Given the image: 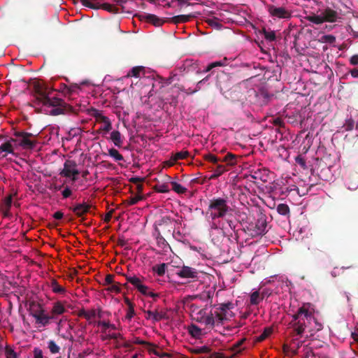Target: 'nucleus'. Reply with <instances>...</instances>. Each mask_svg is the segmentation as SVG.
I'll return each mask as SVG.
<instances>
[{
    "label": "nucleus",
    "instance_id": "nucleus-1",
    "mask_svg": "<svg viewBox=\"0 0 358 358\" xmlns=\"http://www.w3.org/2000/svg\"><path fill=\"white\" fill-rule=\"evenodd\" d=\"M312 320H315V317L310 310V304L308 303H303L292 315V320L288 323L286 331L289 345L284 344L285 352L291 351L293 355L298 353V350L303 343L300 339L303 337L306 327Z\"/></svg>",
    "mask_w": 358,
    "mask_h": 358
},
{
    "label": "nucleus",
    "instance_id": "nucleus-2",
    "mask_svg": "<svg viewBox=\"0 0 358 358\" xmlns=\"http://www.w3.org/2000/svg\"><path fill=\"white\" fill-rule=\"evenodd\" d=\"M15 136L20 138V141L18 143H17V139L13 138L3 141L4 138L3 136L0 135L1 157H5L8 154L14 153L15 146H17V145L23 147L24 148H33L36 145V142L30 139V138L34 136L31 133L20 131L15 132Z\"/></svg>",
    "mask_w": 358,
    "mask_h": 358
},
{
    "label": "nucleus",
    "instance_id": "nucleus-3",
    "mask_svg": "<svg viewBox=\"0 0 358 358\" xmlns=\"http://www.w3.org/2000/svg\"><path fill=\"white\" fill-rule=\"evenodd\" d=\"M231 210L227 199L216 197L209 200L206 213L212 220H215L224 217Z\"/></svg>",
    "mask_w": 358,
    "mask_h": 358
},
{
    "label": "nucleus",
    "instance_id": "nucleus-4",
    "mask_svg": "<svg viewBox=\"0 0 358 358\" xmlns=\"http://www.w3.org/2000/svg\"><path fill=\"white\" fill-rule=\"evenodd\" d=\"M34 92L36 94V99L38 103L49 105H58L62 103L59 98L50 96L54 89L49 86L43 81L37 80L33 84Z\"/></svg>",
    "mask_w": 358,
    "mask_h": 358
},
{
    "label": "nucleus",
    "instance_id": "nucleus-5",
    "mask_svg": "<svg viewBox=\"0 0 358 358\" xmlns=\"http://www.w3.org/2000/svg\"><path fill=\"white\" fill-rule=\"evenodd\" d=\"M59 174L66 178H71L72 176L71 180L73 182H75L77 180L76 176L79 174L76 162L73 160H66L64 164V169Z\"/></svg>",
    "mask_w": 358,
    "mask_h": 358
},
{
    "label": "nucleus",
    "instance_id": "nucleus-6",
    "mask_svg": "<svg viewBox=\"0 0 358 358\" xmlns=\"http://www.w3.org/2000/svg\"><path fill=\"white\" fill-rule=\"evenodd\" d=\"M92 208V206L91 204L83 202L76 203L75 206L70 207L69 209L73 211L78 217L81 218V222H83L85 220V215L90 213Z\"/></svg>",
    "mask_w": 358,
    "mask_h": 358
},
{
    "label": "nucleus",
    "instance_id": "nucleus-7",
    "mask_svg": "<svg viewBox=\"0 0 358 358\" xmlns=\"http://www.w3.org/2000/svg\"><path fill=\"white\" fill-rule=\"evenodd\" d=\"M268 11L271 16L278 18L288 19L292 16L290 11L284 7H275L273 5H268Z\"/></svg>",
    "mask_w": 358,
    "mask_h": 358
},
{
    "label": "nucleus",
    "instance_id": "nucleus-8",
    "mask_svg": "<svg viewBox=\"0 0 358 358\" xmlns=\"http://www.w3.org/2000/svg\"><path fill=\"white\" fill-rule=\"evenodd\" d=\"M176 274L181 278L197 280L199 278V272L194 268L183 266L177 271Z\"/></svg>",
    "mask_w": 358,
    "mask_h": 358
},
{
    "label": "nucleus",
    "instance_id": "nucleus-9",
    "mask_svg": "<svg viewBox=\"0 0 358 358\" xmlns=\"http://www.w3.org/2000/svg\"><path fill=\"white\" fill-rule=\"evenodd\" d=\"M62 103H59L58 105H49V104H43V106H51L54 107L53 109L51 110L50 114L52 115H58L61 114H65L66 113H69L72 110V107L68 105L64 102V100L59 99Z\"/></svg>",
    "mask_w": 358,
    "mask_h": 358
},
{
    "label": "nucleus",
    "instance_id": "nucleus-10",
    "mask_svg": "<svg viewBox=\"0 0 358 358\" xmlns=\"http://www.w3.org/2000/svg\"><path fill=\"white\" fill-rule=\"evenodd\" d=\"M267 224L266 216L264 214H260L255 223V235H264L268 231Z\"/></svg>",
    "mask_w": 358,
    "mask_h": 358
},
{
    "label": "nucleus",
    "instance_id": "nucleus-11",
    "mask_svg": "<svg viewBox=\"0 0 358 358\" xmlns=\"http://www.w3.org/2000/svg\"><path fill=\"white\" fill-rule=\"evenodd\" d=\"M218 308L224 321L229 320L234 316L231 311V309L234 308V304L231 302L221 303Z\"/></svg>",
    "mask_w": 358,
    "mask_h": 358
},
{
    "label": "nucleus",
    "instance_id": "nucleus-12",
    "mask_svg": "<svg viewBox=\"0 0 358 358\" xmlns=\"http://www.w3.org/2000/svg\"><path fill=\"white\" fill-rule=\"evenodd\" d=\"M320 12L322 13L324 22H335L339 18L338 13L329 7L324 9L323 10H321Z\"/></svg>",
    "mask_w": 358,
    "mask_h": 358
},
{
    "label": "nucleus",
    "instance_id": "nucleus-13",
    "mask_svg": "<svg viewBox=\"0 0 358 358\" xmlns=\"http://www.w3.org/2000/svg\"><path fill=\"white\" fill-rule=\"evenodd\" d=\"M183 67L187 72H194L196 74L201 73V69L199 67L197 61L186 59L184 62Z\"/></svg>",
    "mask_w": 358,
    "mask_h": 358
},
{
    "label": "nucleus",
    "instance_id": "nucleus-14",
    "mask_svg": "<svg viewBox=\"0 0 358 358\" xmlns=\"http://www.w3.org/2000/svg\"><path fill=\"white\" fill-rule=\"evenodd\" d=\"M12 196L9 195L6 196L1 204V211L5 217H9L10 215V209L12 205Z\"/></svg>",
    "mask_w": 358,
    "mask_h": 358
},
{
    "label": "nucleus",
    "instance_id": "nucleus-15",
    "mask_svg": "<svg viewBox=\"0 0 358 358\" xmlns=\"http://www.w3.org/2000/svg\"><path fill=\"white\" fill-rule=\"evenodd\" d=\"M195 17L196 15L194 14L179 15L171 18H168V22H172L173 24L184 23L189 21L190 19Z\"/></svg>",
    "mask_w": 358,
    "mask_h": 358
},
{
    "label": "nucleus",
    "instance_id": "nucleus-16",
    "mask_svg": "<svg viewBox=\"0 0 358 358\" xmlns=\"http://www.w3.org/2000/svg\"><path fill=\"white\" fill-rule=\"evenodd\" d=\"M145 73V67L142 66H137L133 67L127 74V78L135 77V78H141L142 76H144Z\"/></svg>",
    "mask_w": 358,
    "mask_h": 358
},
{
    "label": "nucleus",
    "instance_id": "nucleus-17",
    "mask_svg": "<svg viewBox=\"0 0 358 358\" xmlns=\"http://www.w3.org/2000/svg\"><path fill=\"white\" fill-rule=\"evenodd\" d=\"M66 303V301L62 302L60 301H58L54 303L53 306L51 310V313L52 315H62L63 313H64L66 311L65 305H64Z\"/></svg>",
    "mask_w": 358,
    "mask_h": 358
},
{
    "label": "nucleus",
    "instance_id": "nucleus-18",
    "mask_svg": "<svg viewBox=\"0 0 358 358\" xmlns=\"http://www.w3.org/2000/svg\"><path fill=\"white\" fill-rule=\"evenodd\" d=\"M189 156L188 151H180L174 154L168 162V165L169 166H173L178 160L183 159L187 158Z\"/></svg>",
    "mask_w": 358,
    "mask_h": 358
},
{
    "label": "nucleus",
    "instance_id": "nucleus-19",
    "mask_svg": "<svg viewBox=\"0 0 358 358\" xmlns=\"http://www.w3.org/2000/svg\"><path fill=\"white\" fill-rule=\"evenodd\" d=\"M110 139L113 141L114 145L118 148H121L123 144V139L120 132L117 130L113 131L110 133Z\"/></svg>",
    "mask_w": 358,
    "mask_h": 358
},
{
    "label": "nucleus",
    "instance_id": "nucleus-20",
    "mask_svg": "<svg viewBox=\"0 0 358 358\" xmlns=\"http://www.w3.org/2000/svg\"><path fill=\"white\" fill-rule=\"evenodd\" d=\"M238 156L228 152L224 157L221 158L220 162H224L227 166H234L237 163Z\"/></svg>",
    "mask_w": 358,
    "mask_h": 358
},
{
    "label": "nucleus",
    "instance_id": "nucleus-21",
    "mask_svg": "<svg viewBox=\"0 0 358 358\" xmlns=\"http://www.w3.org/2000/svg\"><path fill=\"white\" fill-rule=\"evenodd\" d=\"M187 331L194 338H200L202 335L201 329L194 324L188 326Z\"/></svg>",
    "mask_w": 358,
    "mask_h": 358
},
{
    "label": "nucleus",
    "instance_id": "nucleus-22",
    "mask_svg": "<svg viewBox=\"0 0 358 358\" xmlns=\"http://www.w3.org/2000/svg\"><path fill=\"white\" fill-rule=\"evenodd\" d=\"M216 167L214 169V173L210 177V180H214L220 176L222 173L227 171L226 165L222 164H215Z\"/></svg>",
    "mask_w": 358,
    "mask_h": 358
},
{
    "label": "nucleus",
    "instance_id": "nucleus-23",
    "mask_svg": "<svg viewBox=\"0 0 358 358\" xmlns=\"http://www.w3.org/2000/svg\"><path fill=\"white\" fill-rule=\"evenodd\" d=\"M145 313L146 314V319H152L154 322H158L164 318V314L157 311L146 310Z\"/></svg>",
    "mask_w": 358,
    "mask_h": 358
},
{
    "label": "nucleus",
    "instance_id": "nucleus-24",
    "mask_svg": "<svg viewBox=\"0 0 358 358\" xmlns=\"http://www.w3.org/2000/svg\"><path fill=\"white\" fill-rule=\"evenodd\" d=\"M148 20L147 22L150 23V24L155 25V27H160L164 22H168V19L164 20V19L159 18V17H157V15H155L154 14H150V15H148Z\"/></svg>",
    "mask_w": 358,
    "mask_h": 358
},
{
    "label": "nucleus",
    "instance_id": "nucleus-25",
    "mask_svg": "<svg viewBox=\"0 0 358 358\" xmlns=\"http://www.w3.org/2000/svg\"><path fill=\"white\" fill-rule=\"evenodd\" d=\"M264 299V294H260L258 291L253 292L250 296V303L251 305L257 306Z\"/></svg>",
    "mask_w": 358,
    "mask_h": 358
},
{
    "label": "nucleus",
    "instance_id": "nucleus-26",
    "mask_svg": "<svg viewBox=\"0 0 358 358\" xmlns=\"http://www.w3.org/2000/svg\"><path fill=\"white\" fill-rule=\"evenodd\" d=\"M36 324L40 327H45L50 324V318L48 315L45 313L43 315H38L35 316Z\"/></svg>",
    "mask_w": 358,
    "mask_h": 358
},
{
    "label": "nucleus",
    "instance_id": "nucleus-27",
    "mask_svg": "<svg viewBox=\"0 0 358 358\" xmlns=\"http://www.w3.org/2000/svg\"><path fill=\"white\" fill-rule=\"evenodd\" d=\"M189 351L192 354H207L211 352V349L207 345H203L201 347L191 348L189 349Z\"/></svg>",
    "mask_w": 358,
    "mask_h": 358
},
{
    "label": "nucleus",
    "instance_id": "nucleus-28",
    "mask_svg": "<svg viewBox=\"0 0 358 358\" xmlns=\"http://www.w3.org/2000/svg\"><path fill=\"white\" fill-rule=\"evenodd\" d=\"M206 22L212 27L215 28L217 30H220L222 27V24L221 20L215 17L212 18H207L206 20Z\"/></svg>",
    "mask_w": 358,
    "mask_h": 358
},
{
    "label": "nucleus",
    "instance_id": "nucleus-29",
    "mask_svg": "<svg viewBox=\"0 0 358 358\" xmlns=\"http://www.w3.org/2000/svg\"><path fill=\"white\" fill-rule=\"evenodd\" d=\"M306 20L315 24H320L324 22L321 13L319 15L312 14L310 15H308L306 17Z\"/></svg>",
    "mask_w": 358,
    "mask_h": 358
},
{
    "label": "nucleus",
    "instance_id": "nucleus-30",
    "mask_svg": "<svg viewBox=\"0 0 358 358\" xmlns=\"http://www.w3.org/2000/svg\"><path fill=\"white\" fill-rule=\"evenodd\" d=\"M50 287L53 292L57 294H63L65 292V289L62 286L59 285L57 281L52 279L50 282Z\"/></svg>",
    "mask_w": 358,
    "mask_h": 358
},
{
    "label": "nucleus",
    "instance_id": "nucleus-31",
    "mask_svg": "<svg viewBox=\"0 0 358 358\" xmlns=\"http://www.w3.org/2000/svg\"><path fill=\"white\" fill-rule=\"evenodd\" d=\"M273 332L271 327H266L264 329L263 332L255 338L256 342H262L267 338Z\"/></svg>",
    "mask_w": 358,
    "mask_h": 358
},
{
    "label": "nucleus",
    "instance_id": "nucleus-32",
    "mask_svg": "<svg viewBox=\"0 0 358 358\" xmlns=\"http://www.w3.org/2000/svg\"><path fill=\"white\" fill-rule=\"evenodd\" d=\"M210 77V74L206 76L204 78H203L202 80H201L200 81H199L196 83V88L194 90H193V91H192L190 92H187V94H192L196 93V92H198V91L201 90V87L204 84H207L208 85H209V83H208V81Z\"/></svg>",
    "mask_w": 358,
    "mask_h": 358
},
{
    "label": "nucleus",
    "instance_id": "nucleus-33",
    "mask_svg": "<svg viewBox=\"0 0 358 358\" xmlns=\"http://www.w3.org/2000/svg\"><path fill=\"white\" fill-rule=\"evenodd\" d=\"M349 28L355 37H358V17H355L350 21Z\"/></svg>",
    "mask_w": 358,
    "mask_h": 358
},
{
    "label": "nucleus",
    "instance_id": "nucleus-34",
    "mask_svg": "<svg viewBox=\"0 0 358 358\" xmlns=\"http://www.w3.org/2000/svg\"><path fill=\"white\" fill-rule=\"evenodd\" d=\"M166 268H167V264L165 263H162V264L155 265V266H153L152 270L159 276H163L165 274Z\"/></svg>",
    "mask_w": 358,
    "mask_h": 358
},
{
    "label": "nucleus",
    "instance_id": "nucleus-35",
    "mask_svg": "<svg viewBox=\"0 0 358 358\" xmlns=\"http://www.w3.org/2000/svg\"><path fill=\"white\" fill-rule=\"evenodd\" d=\"M172 189L178 193V194H185L187 192V189L185 187L182 186L180 184L177 182L173 181L171 182Z\"/></svg>",
    "mask_w": 358,
    "mask_h": 358
},
{
    "label": "nucleus",
    "instance_id": "nucleus-36",
    "mask_svg": "<svg viewBox=\"0 0 358 358\" xmlns=\"http://www.w3.org/2000/svg\"><path fill=\"white\" fill-rule=\"evenodd\" d=\"M34 308L31 310V315L35 318L36 315H43L45 313V310L41 306L40 304H33Z\"/></svg>",
    "mask_w": 358,
    "mask_h": 358
},
{
    "label": "nucleus",
    "instance_id": "nucleus-37",
    "mask_svg": "<svg viewBox=\"0 0 358 358\" xmlns=\"http://www.w3.org/2000/svg\"><path fill=\"white\" fill-rule=\"evenodd\" d=\"M137 289L142 294L145 296H150L151 297H157L158 296L157 294L150 292L148 287L143 284H142Z\"/></svg>",
    "mask_w": 358,
    "mask_h": 358
},
{
    "label": "nucleus",
    "instance_id": "nucleus-38",
    "mask_svg": "<svg viewBox=\"0 0 358 358\" xmlns=\"http://www.w3.org/2000/svg\"><path fill=\"white\" fill-rule=\"evenodd\" d=\"M262 33L264 35V38L268 41H274L276 39L275 33L274 31H268L265 28L262 29Z\"/></svg>",
    "mask_w": 358,
    "mask_h": 358
},
{
    "label": "nucleus",
    "instance_id": "nucleus-39",
    "mask_svg": "<svg viewBox=\"0 0 358 358\" xmlns=\"http://www.w3.org/2000/svg\"><path fill=\"white\" fill-rule=\"evenodd\" d=\"M109 155L114 158L115 161H124L123 156L115 148H110L108 150Z\"/></svg>",
    "mask_w": 358,
    "mask_h": 358
},
{
    "label": "nucleus",
    "instance_id": "nucleus-40",
    "mask_svg": "<svg viewBox=\"0 0 358 358\" xmlns=\"http://www.w3.org/2000/svg\"><path fill=\"white\" fill-rule=\"evenodd\" d=\"M92 115L99 122H103L109 119L108 117L103 115L102 113L98 110H94Z\"/></svg>",
    "mask_w": 358,
    "mask_h": 358
},
{
    "label": "nucleus",
    "instance_id": "nucleus-41",
    "mask_svg": "<svg viewBox=\"0 0 358 358\" xmlns=\"http://www.w3.org/2000/svg\"><path fill=\"white\" fill-rule=\"evenodd\" d=\"M277 212L282 215H287L289 213V208L285 203H280L276 208Z\"/></svg>",
    "mask_w": 358,
    "mask_h": 358
},
{
    "label": "nucleus",
    "instance_id": "nucleus-42",
    "mask_svg": "<svg viewBox=\"0 0 358 358\" xmlns=\"http://www.w3.org/2000/svg\"><path fill=\"white\" fill-rule=\"evenodd\" d=\"M127 280L132 285H134L136 289H138L143 284L141 280L135 275L127 277Z\"/></svg>",
    "mask_w": 358,
    "mask_h": 358
},
{
    "label": "nucleus",
    "instance_id": "nucleus-43",
    "mask_svg": "<svg viewBox=\"0 0 358 358\" xmlns=\"http://www.w3.org/2000/svg\"><path fill=\"white\" fill-rule=\"evenodd\" d=\"M206 315V308H201L200 310L196 312V313L193 316V318L198 322H202V320H203Z\"/></svg>",
    "mask_w": 358,
    "mask_h": 358
},
{
    "label": "nucleus",
    "instance_id": "nucleus-44",
    "mask_svg": "<svg viewBox=\"0 0 358 358\" xmlns=\"http://www.w3.org/2000/svg\"><path fill=\"white\" fill-rule=\"evenodd\" d=\"M203 159L208 162L213 163V164H217V163L220 162V161H221V158L217 157V156H215L211 153L205 155L203 156Z\"/></svg>",
    "mask_w": 358,
    "mask_h": 358
},
{
    "label": "nucleus",
    "instance_id": "nucleus-45",
    "mask_svg": "<svg viewBox=\"0 0 358 358\" xmlns=\"http://www.w3.org/2000/svg\"><path fill=\"white\" fill-rule=\"evenodd\" d=\"M66 90V92L68 93L69 95H71L73 93H77L78 91L80 90V87L78 84H71L69 86L65 85L64 87Z\"/></svg>",
    "mask_w": 358,
    "mask_h": 358
},
{
    "label": "nucleus",
    "instance_id": "nucleus-46",
    "mask_svg": "<svg viewBox=\"0 0 358 358\" xmlns=\"http://www.w3.org/2000/svg\"><path fill=\"white\" fill-rule=\"evenodd\" d=\"M105 339H113L114 340L117 344H118L121 341H124V338L120 334H110L106 336Z\"/></svg>",
    "mask_w": 358,
    "mask_h": 358
},
{
    "label": "nucleus",
    "instance_id": "nucleus-47",
    "mask_svg": "<svg viewBox=\"0 0 358 358\" xmlns=\"http://www.w3.org/2000/svg\"><path fill=\"white\" fill-rule=\"evenodd\" d=\"M48 347L50 352L52 353V354L58 353L59 352V350H60V348L52 340H50V341H48Z\"/></svg>",
    "mask_w": 358,
    "mask_h": 358
},
{
    "label": "nucleus",
    "instance_id": "nucleus-48",
    "mask_svg": "<svg viewBox=\"0 0 358 358\" xmlns=\"http://www.w3.org/2000/svg\"><path fill=\"white\" fill-rule=\"evenodd\" d=\"M214 314V320H215V322L217 325L222 324L224 322V320L222 318V314L220 312L219 308H216L215 311L213 312Z\"/></svg>",
    "mask_w": 358,
    "mask_h": 358
},
{
    "label": "nucleus",
    "instance_id": "nucleus-49",
    "mask_svg": "<svg viewBox=\"0 0 358 358\" xmlns=\"http://www.w3.org/2000/svg\"><path fill=\"white\" fill-rule=\"evenodd\" d=\"M223 65L222 62H214L209 64L205 69H201V73H207L213 69L218 66H222Z\"/></svg>",
    "mask_w": 358,
    "mask_h": 358
},
{
    "label": "nucleus",
    "instance_id": "nucleus-50",
    "mask_svg": "<svg viewBox=\"0 0 358 358\" xmlns=\"http://www.w3.org/2000/svg\"><path fill=\"white\" fill-rule=\"evenodd\" d=\"M103 123L104 124V125L102 127H101L98 131H96L97 133H99L101 130L105 132H108L112 129V124L109 119L103 122Z\"/></svg>",
    "mask_w": 358,
    "mask_h": 358
},
{
    "label": "nucleus",
    "instance_id": "nucleus-51",
    "mask_svg": "<svg viewBox=\"0 0 358 358\" xmlns=\"http://www.w3.org/2000/svg\"><path fill=\"white\" fill-rule=\"evenodd\" d=\"M155 188L158 192L166 193L169 192V186L165 183L157 184Z\"/></svg>",
    "mask_w": 358,
    "mask_h": 358
},
{
    "label": "nucleus",
    "instance_id": "nucleus-52",
    "mask_svg": "<svg viewBox=\"0 0 358 358\" xmlns=\"http://www.w3.org/2000/svg\"><path fill=\"white\" fill-rule=\"evenodd\" d=\"M102 7L104 10H108L110 13H118L119 10L118 8L110 3H103Z\"/></svg>",
    "mask_w": 358,
    "mask_h": 358
},
{
    "label": "nucleus",
    "instance_id": "nucleus-53",
    "mask_svg": "<svg viewBox=\"0 0 358 358\" xmlns=\"http://www.w3.org/2000/svg\"><path fill=\"white\" fill-rule=\"evenodd\" d=\"M201 323H204L206 326H208L211 328H213L215 325H217L214 318L206 317V315L204 317V319L202 320Z\"/></svg>",
    "mask_w": 358,
    "mask_h": 358
},
{
    "label": "nucleus",
    "instance_id": "nucleus-54",
    "mask_svg": "<svg viewBox=\"0 0 358 358\" xmlns=\"http://www.w3.org/2000/svg\"><path fill=\"white\" fill-rule=\"evenodd\" d=\"M245 338H242L236 343L232 348V350L236 352V353H241L242 352V349H240L241 345L245 341Z\"/></svg>",
    "mask_w": 358,
    "mask_h": 358
},
{
    "label": "nucleus",
    "instance_id": "nucleus-55",
    "mask_svg": "<svg viewBox=\"0 0 358 358\" xmlns=\"http://www.w3.org/2000/svg\"><path fill=\"white\" fill-rule=\"evenodd\" d=\"M322 41L331 44L335 43L336 37L333 35H324L322 37Z\"/></svg>",
    "mask_w": 358,
    "mask_h": 358
},
{
    "label": "nucleus",
    "instance_id": "nucleus-56",
    "mask_svg": "<svg viewBox=\"0 0 358 358\" xmlns=\"http://www.w3.org/2000/svg\"><path fill=\"white\" fill-rule=\"evenodd\" d=\"M355 122L352 119H348L346 120L345 123L343 125L345 130L351 131L354 128Z\"/></svg>",
    "mask_w": 358,
    "mask_h": 358
},
{
    "label": "nucleus",
    "instance_id": "nucleus-57",
    "mask_svg": "<svg viewBox=\"0 0 358 358\" xmlns=\"http://www.w3.org/2000/svg\"><path fill=\"white\" fill-rule=\"evenodd\" d=\"M110 286L108 288V290L110 292H113L115 293H120L121 292V289L119 283H113L110 285Z\"/></svg>",
    "mask_w": 358,
    "mask_h": 358
},
{
    "label": "nucleus",
    "instance_id": "nucleus-58",
    "mask_svg": "<svg viewBox=\"0 0 358 358\" xmlns=\"http://www.w3.org/2000/svg\"><path fill=\"white\" fill-rule=\"evenodd\" d=\"M86 320L89 321V323H92V319L94 318L96 316V310L94 309H91L89 311H87Z\"/></svg>",
    "mask_w": 358,
    "mask_h": 358
},
{
    "label": "nucleus",
    "instance_id": "nucleus-59",
    "mask_svg": "<svg viewBox=\"0 0 358 358\" xmlns=\"http://www.w3.org/2000/svg\"><path fill=\"white\" fill-rule=\"evenodd\" d=\"M6 358H17V353L8 347L6 348Z\"/></svg>",
    "mask_w": 358,
    "mask_h": 358
},
{
    "label": "nucleus",
    "instance_id": "nucleus-60",
    "mask_svg": "<svg viewBox=\"0 0 358 358\" xmlns=\"http://www.w3.org/2000/svg\"><path fill=\"white\" fill-rule=\"evenodd\" d=\"M133 343H135V344L142 345H144V346H146V345H152V346H153L152 345V343H150L149 342H147L145 341H143V340L140 339L138 337L134 338Z\"/></svg>",
    "mask_w": 358,
    "mask_h": 358
},
{
    "label": "nucleus",
    "instance_id": "nucleus-61",
    "mask_svg": "<svg viewBox=\"0 0 358 358\" xmlns=\"http://www.w3.org/2000/svg\"><path fill=\"white\" fill-rule=\"evenodd\" d=\"M134 315H135L134 306L130 305V307H129V308H128L126 318L128 320H131L134 317Z\"/></svg>",
    "mask_w": 358,
    "mask_h": 358
},
{
    "label": "nucleus",
    "instance_id": "nucleus-62",
    "mask_svg": "<svg viewBox=\"0 0 358 358\" xmlns=\"http://www.w3.org/2000/svg\"><path fill=\"white\" fill-rule=\"evenodd\" d=\"M346 185H348V189H351V190H355L358 187V180H356L354 182H351V181H348L346 182Z\"/></svg>",
    "mask_w": 358,
    "mask_h": 358
},
{
    "label": "nucleus",
    "instance_id": "nucleus-63",
    "mask_svg": "<svg viewBox=\"0 0 358 358\" xmlns=\"http://www.w3.org/2000/svg\"><path fill=\"white\" fill-rule=\"evenodd\" d=\"M142 199H143V197L141 196H134V197H131L129 199V200L128 201V203L129 205L136 204Z\"/></svg>",
    "mask_w": 358,
    "mask_h": 358
},
{
    "label": "nucleus",
    "instance_id": "nucleus-64",
    "mask_svg": "<svg viewBox=\"0 0 358 358\" xmlns=\"http://www.w3.org/2000/svg\"><path fill=\"white\" fill-rule=\"evenodd\" d=\"M34 358H43V352L39 348H34Z\"/></svg>",
    "mask_w": 358,
    "mask_h": 358
}]
</instances>
